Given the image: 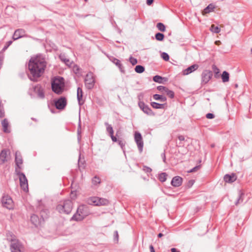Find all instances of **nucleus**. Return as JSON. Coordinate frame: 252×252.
I'll return each instance as SVG.
<instances>
[{
  "label": "nucleus",
  "instance_id": "obj_1",
  "mask_svg": "<svg viewBox=\"0 0 252 252\" xmlns=\"http://www.w3.org/2000/svg\"><path fill=\"white\" fill-rule=\"evenodd\" d=\"M46 66V62L44 59L38 57L32 58L28 65L29 79L34 82L37 81V79L44 73Z\"/></svg>",
  "mask_w": 252,
  "mask_h": 252
},
{
  "label": "nucleus",
  "instance_id": "obj_2",
  "mask_svg": "<svg viewBox=\"0 0 252 252\" xmlns=\"http://www.w3.org/2000/svg\"><path fill=\"white\" fill-rule=\"evenodd\" d=\"M90 214L89 209L86 205H80L78 207L76 213L71 218V220L81 221Z\"/></svg>",
  "mask_w": 252,
  "mask_h": 252
},
{
  "label": "nucleus",
  "instance_id": "obj_3",
  "mask_svg": "<svg viewBox=\"0 0 252 252\" xmlns=\"http://www.w3.org/2000/svg\"><path fill=\"white\" fill-rule=\"evenodd\" d=\"M63 78L62 77L55 78L52 81V91L58 94H61L64 91Z\"/></svg>",
  "mask_w": 252,
  "mask_h": 252
},
{
  "label": "nucleus",
  "instance_id": "obj_4",
  "mask_svg": "<svg viewBox=\"0 0 252 252\" xmlns=\"http://www.w3.org/2000/svg\"><path fill=\"white\" fill-rule=\"evenodd\" d=\"M72 209V202L69 200H65L60 203L57 206V210L60 213L69 214Z\"/></svg>",
  "mask_w": 252,
  "mask_h": 252
},
{
  "label": "nucleus",
  "instance_id": "obj_5",
  "mask_svg": "<svg viewBox=\"0 0 252 252\" xmlns=\"http://www.w3.org/2000/svg\"><path fill=\"white\" fill-rule=\"evenodd\" d=\"M48 211L47 210H43L40 212L41 218L35 214H32L31 217V221L32 223L36 227L40 225L44 221V219L48 217Z\"/></svg>",
  "mask_w": 252,
  "mask_h": 252
},
{
  "label": "nucleus",
  "instance_id": "obj_6",
  "mask_svg": "<svg viewBox=\"0 0 252 252\" xmlns=\"http://www.w3.org/2000/svg\"><path fill=\"white\" fill-rule=\"evenodd\" d=\"M15 172L19 176L20 185L21 188L25 192H28L29 191L28 183V180L25 175L24 173L21 172L20 170H18L17 168H15Z\"/></svg>",
  "mask_w": 252,
  "mask_h": 252
},
{
  "label": "nucleus",
  "instance_id": "obj_7",
  "mask_svg": "<svg viewBox=\"0 0 252 252\" xmlns=\"http://www.w3.org/2000/svg\"><path fill=\"white\" fill-rule=\"evenodd\" d=\"M1 202L3 207H5L9 210L12 209L14 207V203L12 198L7 194H3L1 199Z\"/></svg>",
  "mask_w": 252,
  "mask_h": 252
},
{
  "label": "nucleus",
  "instance_id": "obj_8",
  "mask_svg": "<svg viewBox=\"0 0 252 252\" xmlns=\"http://www.w3.org/2000/svg\"><path fill=\"white\" fill-rule=\"evenodd\" d=\"M95 79L93 73L91 72L88 73L85 78V85L87 89L91 90L94 87Z\"/></svg>",
  "mask_w": 252,
  "mask_h": 252
},
{
  "label": "nucleus",
  "instance_id": "obj_9",
  "mask_svg": "<svg viewBox=\"0 0 252 252\" xmlns=\"http://www.w3.org/2000/svg\"><path fill=\"white\" fill-rule=\"evenodd\" d=\"M90 204L95 206L106 205L109 203L107 199L98 197H92L90 198Z\"/></svg>",
  "mask_w": 252,
  "mask_h": 252
},
{
  "label": "nucleus",
  "instance_id": "obj_10",
  "mask_svg": "<svg viewBox=\"0 0 252 252\" xmlns=\"http://www.w3.org/2000/svg\"><path fill=\"white\" fill-rule=\"evenodd\" d=\"M56 108L59 110L63 109L67 104L66 98L64 96H61L57 99L54 100Z\"/></svg>",
  "mask_w": 252,
  "mask_h": 252
},
{
  "label": "nucleus",
  "instance_id": "obj_11",
  "mask_svg": "<svg viewBox=\"0 0 252 252\" xmlns=\"http://www.w3.org/2000/svg\"><path fill=\"white\" fill-rule=\"evenodd\" d=\"M134 140L136 143L138 150L141 153L143 148V141L141 133L138 131H136L134 133Z\"/></svg>",
  "mask_w": 252,
  "mask_h": 252
},
{
  "label": "nucleus",
  "instance_id": "obj_12",
  "mask_svg": "<svg viewBox=\"0 0 252 252\" xmlns=\"http://www.w3.org/2000/svg\"><path fill=\"white\" fill-rule=\"evenodd\" d=\"M138 106L145 114L149 116H155V113L153 112L150 107L143 101H139L138 102Z\"/></svg>",
  "mask_w": 252,
  "mask_h": 252
},
{
  "label": "nucleus",
  "instance_id": "obj_13",
  "mask_svg": "<svg viewBox=\"0 0 252 252\" xmlns=\"http://www.w3.org/2000/svg\"><path fill=\"white\" fill-rule=\"evenodd\" d=\"M213 73L210 70H205L201 74V84H206L212 78Z\"/></svg>",
  "mask_w": 252,
  "mask_h": 252
},
{
  "label": "nucleus",
  "instance_id": "obj_14",
  "mask_svg": "<svg viewBox=\"0 0 252 252\" xmlns=\"http://www.w3.org/2000/svg\"><path fill=\"white\" fill-rule=\"evenodd\" d=\"M25 31L22 29H18L15 30L12 38L14 40H17L20 38L24 37L25 35Z\"/></svg>",
  "mask_w": 252,
  "mask_h": 252
},
{
  "label": "nucleus",
  "instance_id": "obj_15",
  "mask_svg": "<svg viewBox=\"0 0 252 252\" xmlns=\"http://www.w3.org/2000/svg\"><path fill=\"white\" fill-rule=\"evenodd\" d=\"M10 153L9 151L7 149H3L0 153V164H2L7 161V157Z\"/></svg>",
  "mask_w": 252,
  "mask_h": 252
},
{
  "label": "nucleus",
  "instance_id": "obj_16",
  "mask_svg": "<svg viewBox=\"0 0 252 252\" xmlns=\"http://www.w3.org/2000/svg\"><path fill=\"white\" fill-rule=\"evenodd\" d=\"M15 161L16 165V168H17L18 170H20L21 168V165L23 163V159L20 153L18 152L15 153Z\"/></svg>",
  "mask_w": 252,
  "mask_h": 252
},
{
  "label": "nucleus",
  "instance_id": "obj_17",
  "mask_svg": "<svg viewBox=\"0 0 252 252\" xmlns=\"http://www.w3.org/2000/svg\"><path fill=\"white\" fill-rule=\"evenodd\" d=\"M34 91L37 94L39 98L43 99L45 97L44 90L40 85L35 86L34 88Z\"/></svg>",
  "mask_w": 252,
  "mask_h": 252
},
{
  "label": "nucleus",
  "instance_id": "obj_18",
  "mask_svg": "<svg viewBox=\"0 0 252 252\" xmlns=\"http://www.w3.org/2000/svg\"><path fill=\"white\" fill-rule=\"evenodd\" d=\"M199 66L197 64H194L191 65V66L188 67L186 69H184L183 71V74L184 75H187L193 72L195 70H197Z\"/></svg>",
  "mask_w": 252,
  "mask_h": 252
},
{
  "label": "nucleus",
  "instance_id": "obj_19",
  "mask_svg": "<svg viewBox=\"0 0 252 252\" xmlns=\"http://www.w3.org/2000/svg\"><path fill=\"white\" fill-rule=\"evenodd\" d=\"M224 181L228 183H231L235 182L237 179V176L235 173L231 174H226L223 177Z\"/></svg>",
  "mask_w": 252,
  "mask_h": 252
},
{
  "label": "nucleus",
  "instance_id": "obj_20",
  "mask_svg": "<svg viewBox=\"0 0 252 252\" xmlns=\"http://www.w3.org/2000/svg\"><path fill=\"white\" fill-rule=\"evenodd\" d=\"M183 179L178 176L174 177L171 182V185L175 187H178L182 185Z\"/></svg>",
  "mask_w": 252,
  "mask_h": 252
},
{
  "label": "nucleus",
  "instance_id": "obj_21",
  "mask_svg": "<svg viewBox=\"0 0 252 252\" xmlns=\"http://www.w3.org/2000/svg\"><path fill=\"white\" fill-rule=\"evenodd\" d=\"M20 249V245L17 241L13 242L10 245V250L11 252H21Z\"/></svg>",
  "mask_w": 252,
  "mask_h": 252
},
{
  "label": "nucleus",
  "instance_id": "obj_22",
  "mask_svg": "<svg viewBox=\"0 0 252 252\" xmlns=\"http://www.w3.org/2000/svg\"><path fill=\"white\" fill-rule=\"evenodd\" d=\"M77 100L78 102V104L80 106L82 105L84 103V101L83 100V91L82 89L80 87L77 88Z\"/></svg>",
  "mask_w": 252,
  "mask_h": 252
},
{
  "label": "nucleus",
  "instance_id": "obj_23",
  "mask_svg": "<svg viewBox=\"0 0 252 252\" xmlns=\"http://www.w3.org/2000/svg\"><path fill=\"white\" fill-rule=\"evenodd\" d=\"M60 59L66 65L70 66L72 62L67 59L64 54H61L59 56Z\"/></svg>",
  "mask_w": 252,
  "mask_h": 252
},
{
  "label": "nucleus",
  "instance_id": "obj_24",
  "mask_svg": "<svg viewBox=\"0 0 252 252\" xmlns=\"http://www.w3.org/2000/svg\"><path fill=\"white\" fill-rule=\"evenodd\" d=\"M1 125L3 127V131L5 133H9L10 130L8 128L9 123L7 119H4L1 122Z\"/></svg>",
  "mask_w": 252,
  "mask_h": 252
},
{
  "label": "nucleus",
  "instance_id": "obj_25",
  "mask_svg": "<svg viewBox=\"0 0 252 252\" xmlns=\"http://www.w3.org/2000/svg\"><path fill=\"white\" fill-rule=\"evenodd\" d=\"M112 62L116 64L122 72H124V69L123 65L121 63L120 61L115 58H113L111 60Z\"/></svg>",
  "mask_w": 252,
  "mask_h": 252
},
{
  "label": "nucleus",
  "instance_id": "obj_26",
  "mask_svg": "<svg viewBox=\"0 0 252 252\" xmlns=\"http://www.w3.org/2000/svg\"><path fill=\"white\" fill-rule=\"evenodd\" d=\"M104 125L106 126V130L109 135L114 134V130L111 125L107 122H105Z\"/></svg>",
  "mask_w": 252,
  "mask_h": 252
},
{
  "label": "nucleus",
  "instance_id": "obj_27",
  "mask_svg": "<svg viewBox=\"0 0 252 252\" xmlns=\"http://www.w3.org/2000/svg\"><path fill=\"white\" fill-rule=\"evenodd\" d=\"M215 8V6L213 3L209 4L203 10L204 14L209 13L214 10Z\"/></svg>",
  "mask_w": 252,
  "mask_h": 252
},
{
  "label": "nucleus",
  "instance_id": "obj_28",
  "mask_svg": "<svg viewBox=\"0 0 252 252\" xmlns=\"http://www.w3.org/2000/svg\"><path fill=\"white\" fill-rule=\"evenodd\" d=\"M166 105L165 104H159L156 102H151V105L155 109H164Z\"/></svg>",
  "mask_w": 252,
  "mask_h": 252
},
{
  "label": "nucleus",
  "instance_id": "obj_29",
  "mask_svg": "<svg viewBox=\"0 0 252 252\" xmlns=\"http://www.w3.org/2000/svg\"><path fill=\"white\" fill-rule=\"evenodd\" d=\"M153 98L156 100H160L161 102H165L167 100L166 97L158 94H155L153 95Z\"/></svg>",
  "mask_w": 252,
  "mask_h": 252
},
{
  "label": "nucleus",
  "instance_id": "obj_30",
  "mask_svg": "<svg viewBox=\"0 0 252 252\" xmlns=\"http://www.w3.org/2000/svg\"><path fill=\"white\" fill-rule=\"evenodd\" d=\"M163 80L166 81L165 78L162 77L159 75H156L153 77V81L158 83H162Z\"/></svg>",
  "mask_w": 252,
  "mask_h": 252
},
{
  "label": "nucleus",
  "instance_id": "obj_31",
  "mask_svg": "<svg viewBox=\"0 0 252 252\" xmlns=\"http://www.w3.org/2000/svg\"><path fill=\"white\" fill-rule=\"evenodd\" d=\"M221 79L223 82H227L229 81V74L228 72L224 71L221 74Z\"/></svg>",
  "mask_w": 252,
  "mask_h": 252
},
{
  "label": "nucleus",
  "instance_id": "obj_32",
  "mask_svg": "<svg viewBox=\"0 0 252 252\" xmlns=\"http://www.w3.org/2000/svg\"><path fill=\"white\" fill-rule=\"evenodd\" d=\"M167 175L165 172H162L159 174L158 179L161 182H165L167 179Z\"/></svg>",
  "mask_w": 252,
  "mask_h": 252
},
{
  "label": "nucleus",
  "instance_id": "obj_33",
  "mask_svg": "<svg viewBox=\"0 0 252 252\" xmlns=\"http://www.w3.org/2000/svg\"><path fill=\"white\" fill-rule=\"evenodd\" d=\"M135 71L138 73H143L145 70V68L141 65H137L135 67Z\"/></svg>",
  "mask_w": 252,
  "mask_h": 252
},
{
  "label": "nucleus",
  "instance_id": "obj_34",
  "mask_svg": "<svg viewBox=\"0 0 252 252\" xmlns=\"http://www.w3.org/2000/svg\"><path fill=\"white\" fill-rule=\"evenodd\" d=\"M164 38V35L160 32H158L155 34V38L157 40L162 41Z\"/></svg>",
  "mask_w": 252,
  "mask_h": 252
},
{
  "label": "nucleus",
  "instance_id": "obj_35",
  "mask_svg": "<svg viewBox=\"0 0 252 252\" xmlns=\"http://www.w3.org/2000/svg\"><path fill=\"white\" fill-rule=\"evenodd\" d=\"M210 30L212 32L216 33H218L220 31V29L218 26H215L214 25L211 26Z\"/></svg>",
  "mask_w": 252,
  "mask_h": 252
},
{
  "label": "nucleus",
  "instance_id": "obj_36",
  "mask_svg": "<svg viewBox=\"0 0 252 252\" xmlns=\"http://www.w3.org/2000/svg\"><path fill=\"white\" fill-rule=\"evenodd\" d=\"M244 196V193L241 192H239L238 198L237 199V201L235 202L236 205H237L239 203H242L243 202Z\"/></svg>",
  "mask_w": 252,
  "mask_h": 252
},
{
  "label": "nucleus",
  "instance_id": "obj_37",
  "mask_svg": "<svg viewBox=\"0 0 252 252\" xmlns=\"http://www.w3.org/2000/svg\"><path fill=\"white\" fill-rule=\"evenodd\" d=\"M12 41L11 40L7 42L6 44L3 47L1 51L0 52V53H2V55H4V52L8 48V47L12 44Z\"/></svg>",
  "mask_w": 252,
  "mask_h": 252
},
{
  "label": "nucleus",
  "instance_id": "obj_38",
  "mask_svg": "<svg viewBox=\"0 0 252 252\" xmlns=\"http://www.w3.org/2000/svg\"><path fill=\"white\" fill-rule=\"evenodd\" d=\"M157 27L161 32H164L165 31V27L162 23H158L157 24Z\"/></svg>",
  "mask_w": 252,
  "mask_h": 252
},
{
  "label": "nucleus",
  "instance_id": "obj_39",
  "mask_svg": "<svg viewBox=\"0 0 252 252\" xmlns=\"http://www.w3.org/2000/svg\"><path fill=\"white\" fill-rule=\"evenodd\" d=\"M100 183V179L99 177L95 176L92 179V183L94 185H97Z\"/></svg>",
  "mask_w": 252,
  "mask_h": 252
},
{
  "label": "nucleus",
  "instance_id": "obj_40",
  "mask_svg": "<svg viewBox=\"0 0 252 252\" xmlns=\"http://www.w3.org/2000/svg\"><path fill=\"white\" fill-rule=\"evenodd\" d=\"M166 94L171 98H173L174 97V93L171 90H169L168 88L165 91Z\"/></svg>",
  "mask_w": 252,
  "mask_h": 252
},
{
  "label": "nucleus",
  "instance_id": "obj_41",
  "mask_svg": "<svg viewBox=\"0 0 252 252\" xmlns=\"http://www.w3.org/2000/svg\"><path fill=\"white\" fill-rule=\"evenodd\" d=\"M161 56V58L165 61H168L169 60V56L168 54L165 52L162 53Z\"/></svg>",
  "mask_w": 252,
  "mask_h": 252
},
{
  "label": "nucleus",
  "instance_id": "obj_42",
  "mask_svg": "<svg viewBox=\"0 0 252 252\" xmlns=\"http://www.w3.org/2000/svg\"><path fill=\"white\" fill-rule=\"evenodd\" d=\"M114 241L116 243H118L119 241V234L117 230L114 232Z\"/></svg>",
  "mask_w": 252,
  "mask_h": 252
},
{
  "label": "nucleus",
  "instance_id": "obj_43",
  "mask_svg": "<svg viewBox=\"0 0 252 252\" xmlns=\"http://www.w3.org/2000/svg\"><path fill=\"white\" fill-rule=\"evenodd\" d=\"M4 117V111L3 109V106L1 104V102H0V118H2Z\"/></svg>",
  "mask_w": 252,
  "mask_h": 252
},
{
  "label": "nucleus",
  "instance_id": "obj_44",
  "mask_svg": "<svg viewBox=\"0 0 252 252\" xmlns=\"http://www.w3.org/2000/svg\"><path fill=\"white\" fill-rule=\"evenodd\" d=\"M129 61L133 65L136 64L137 63V59L132 57H130Z\"/></svg>",
  "mask_w": 252,
  "mask_h": 252
},
{
  "label": "nucleus",
  "instance_id": "obj_45",
  "mask_svg": "<svg viewBox=\"0 0 252 252\" xmlns=\"http://www.w3.org/2000/svg\"><path fill=\"white\" fill-rule=\"evenodd\" d=\"M118 143V144L120 146L122 149L124 151V147L125 146L126 142L124 141L118 140L117 141Z\"/></svg>",
  "mask_w": 252,
  "mask_h": 252
},
{
  "label": "nucleus",
  "instance_id": "obj_46",
  "mask_svg": "<svg viewBox=\"0 0 252 252\" xmlns=\"http://www.w3.org/2000/svg\"><path fill=\"white\" fill-rule=\"evenodd\" d=\"M143 170L146 173H150L152 171V169L147 166H144L143 167Z\"/></svg>",
  "mask_w": 252,
  "mask_h": 252
},
{
  "label": "nucleus",
  "instance_id": "obj_47",
  "mask_svg": "<svg viewBox=\"0 0 252 252\" xmlns=\"http://www.w3.org/2000/svg\"><path fill=\"white\" fill-rule=\"evenodd\" d=\"M167 88L165 87H164V86H158L157 87V89L160 91V92H163L164 91L165 92V91H166Z\"/></svg>",
  "mask_w": 252,
  "mask_h": 252
},
{
  "label": "nucleus",
  "instance_id": "obj_48",
  "mask_svg": "<svg viewBox=\"0 0 252 252\" xmlns=\"http://www.w3.org/2000/svg\"><path fill=\"white\" fill-rule=\"evenodd\" d=\"M4 57V55H2V53H0V69L1 67Z\"/></svg>",
  "mask_w": 252,
  "mask_h": 252
},
{
  "label": "nucleus",
  "instance_id": "obj_49",
  "mask_svg": "<svg viewBox=\"0 0 252 252\" xmlns=\"http://www.w3.org/2000/svg\"><path fill=\"white\" fill-rule=\"evenodd\" d=\"M206 118L209 119H212L214 118L215 115L213 113H208L206 116Z\"/></svg>",
  "mask_w": 252,
  "mask_h": 252
},
{
  "label": "nucleus",
  "instance_id": "obj_50",
  "mask_svg": "<svg viewBox=\"0 0 252 252\" xmlns=\"http://www.w3.org/2000/svg\"><path fill=\"white\" fill-rule=\"evenodd\" d=\"M200 165L196 166L194 167H193V168H192L191 169H190L189 171V172H195V171H197L200 168Z\"/></svg>",
  "mask_w": 252,
  "mask_h": 252
},
{
  "label": "nucleus",
  "instance_id": "obj_51",
  "mask_svg": "<svg viewBox=\"0 0 252 252\" xmlns=\"http://www.w3.org/2000/svg\"><path fill=\"white\" fill-rule=\"evenodd\" d=\"M112 140L113 142H117L118 140L117 139V138L114 136V134L111 135H109Z\"/></svg>",
  "mask_w": 252,
  "mask_h": 252
},
{
  "label": "nucleus",
  "instance_id": "obj_52",
  "mask_svg": "<svg viewBox=\"0 0 252 252\" xmlns=\"http://www.w3.org/2000/svg\"><path fill=\"white\" fill-rule=\"evenodd\" d=\"M80 156H81V154H80L79 155V158L78 159V166L80 168V167L82 166V165H83L84 164V162H82L81 160V159H80Z\"/></svg>",
  "mask_w": 252,
  "mask_h": 252
},
{
  "label": "nucleus",
  "instance_id": "obj_53",
  "mask_svg": "<svg viewBox=\"0 0 252 252\" xmlns=\"http://www.w3.org/2000/svg\"><path fill=\"white\" fill-rule=\"evenodd\" d=\"M178 138L180 141H182L185 140V137L183 135H179L178 136Z\"/></svg>",
  "mask_w": 252,
  "mask_h": 252
},
{
  "label": "nucleus",
  "instance_id": "obj_54",
  "mask_svg": "<svg viewBox=\"0 0 252 252\" xmlns=\"http://www.w3.org/2000/svg\"><path fill=\"white\" fill-rule=\"evenodd\" d=\"M154 2V0H147L146 3L148 5H150L152 4Z\"/></svg>",
  "mask_w": 252,
  "mask_h": 252
},
{
  "label": "nucleus",
  "instance_id": "obj_55",
  "mask_svg": "<svg viewBox=\"0 0 252 252\" xmlns=\"http://www.w3.org/2000/svg\"><path fill=\"white\" fill-rule=\"evenodd\" d=\"M150 252H155L154 248L152 245H151L149 247Z\"/></svg>",
  "mask_w": 252,
  "mask_h": 252
},
{
  "label": "nucleus",
  "instance_id": "obj_56",
  "mask_svg": "<svg viewBox=\"0 0 252 252\" xmlns=\"http://www.w3.org/2000/svg\"><path fill=\"white\" fill-rule=\"evenodd\" d=\"M77 135H81V126L80 125L77 129Z\"/></svg>",
  "mask_w": 252,
  "mask_h": 252
},
{
  "label": "nucleus",
  "instance_id": "obj_57",
  "mask_svg": "<svg viewBox=\"0 0 252 252\" xmlns=\"http://www.w3.org/2000/svg\"><path fill=\"white\" fill-rule=\"evenodd\" d=\"M171 252H180L179 250H178L177 249L173 248L171 249Z\"/></svg>",
  "mask_w": 252,
  "mask_h": 252
},
{
  "label": "nucleus",
  "instance_id": "obj_58",
  "mask_svg": "<svg viewBox=\"0 0 252 252\" xmlns=\"http://www.w3.org/2000/svg\"><path fill=\"white\" fill-rule=\"evenodd\" d=\"M161 157L162 158V159H163V161L164 162H165V160H166V157H165V155L164 153H163L161 154Z\"/></svg>",
  "mask_w": 252,
  "mask_h": 252
},
{
  "label": "nucleus",
  "instance_id": "obj_59",
  "mask_svg": "<svg viewBox=\"0 0 252 252\" xmlns=\"http://www.w3.org/2000/svg\"><path fill=\"white\" fill-rule=\"evenodd\" d=\"M213 69H214V71L216 73H219V69L216 67L215 66H213Z\"/></svg>",
  "mask_w": 252,
  "mask_h": 252
},
{
  "label": "nucleus",
  "instance_id": "obj_60",
  "mask_svg": "<svg viewBox=\"0 0 252 252\" xmlns=\"http://www.w3.org/2000/svg\"><path fill=\"white\" fill-rule=\"evenodd\" d=\"M166 233H167V232H166L165 234H163L162 233H159L158 234V238H160L162 236H163V235H164L165 234H166Z\"/></svg>",
  "mask_w": 252,
  "mask_h": 252
},
{
  "label": "nucleus",
  "instance_id": "obj_61",
  "mask_svg": "<svg viewBox=\"0 0 252 252\" xmlns=\"http://www.w3.org/2000/svg\"><path fill=\"white\" fill-rule=\"evenodd\" d=\"M77 139H78V141L79 142L81 140V135H77Z\"/></svg>",
  "mask_w": 252,
  "mask_h": 252
},
{
  "label": "nucleus",
  "instance_id": "obj_62",
  "mask_svg": "<svg viewBox=\"0 0 252 252\" xmlns=\"http://www.w3.org/2000/svg\"><path fill=\"white\" fill-rule=\"evenodd\" d=\"M211 147L212 148L214 147H215V144H211Z\"/></svg>",
  "mask_w": 252,
  "mask_h": 252
},
{
  "label": "nucleus",
  "instance_id": "obj_63",
  "mask_svg": "<svg viewBox=\"0 0 252 252\" xmlns=\"http://www.w3.org/2000/svg\"><path fill=\"white\" fill-rule=\"evenodd\" d=\"M32 119L33 120H35V119H33V118H32Z\"/></svg>",
  "mask_w": 252,
  "mask_h": 252
},
{
  "label": "nucleus",
  "instance_id": "obj_64",
  "mask_svg": "<svg viewBox=\"0 0 252 252\" xmlns=\"http://www.w3.org/2000/svg\"><path fill=\"white\" fill-rule=\"evenodd\" d=\"M85 1H87V0H85Z\"/></svg>",
  "mask_w": 252,
  "mask_h": 252
}]
</instances>
